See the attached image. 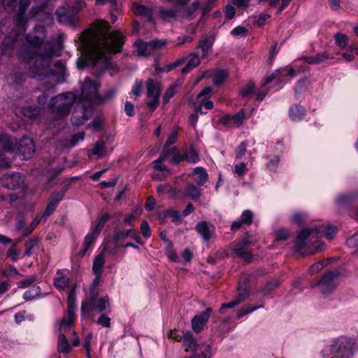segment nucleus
<instances>
[{
    "instance_id": "obj_1",
    "label": "nucleus",
    "mask_w": 358,
    "mask_h": 358,
    "mask_svg": "<svg viewBox=\"0 0 358 358\" xmlns=\"http://www.w3.org/2000/svg\"><path fill=\"white\" fill-rule=\"evenodd\" d=\"M96 27V30H87L80 36L78 50L87 54L102 73L112 64L103 49L114 53L121 52L125 37L119 31H110V25L106 21H99Z\"/></svg>"
},
{
    "instance_id": "obj_2",
    "label": "nucleus",
    "mask_w": 358,
    "mask_h": 358,
    "mask_svg": "<svg viewBox=\"0 0 358 358\" xmlns=\"http://www.w3.org/2000/svg\"><path fill=\"white\" fill-rule=\"evenodd\" d=\"M45 38V27L37 24L26 37L27 43L20 50V57L26 62L34 60L30 66L33 78L42 80L45 72V55L42 47Z\"/></svg>"
},
{
    "instance_id": "obj_3",
    "label": "nucleus",
    "mask_w": 358,
    "mask_h": 358,
    "mask_svg": "<svg viewBox=\"0 0 358 358\" xmlns=\"http://www.w3.org/2000/svg\"><path fill=\"white\" fill-rule=\"evenodd\" d=\"M101 83L92 80L90 77H85L83 82L80 83V94L75 93L77 96V103L83 104L84 107H92V103H95L99 92Z\"/></svg>"
},
{
    "instance_id": "obj_4",
    "label": "nucleus",
    "mask_w": 358,
    "mask_h": 358,
    "mask_svg": "<svg viewBox=\"0 0 358 358\" xmlns=\"http://www.w3.org/2000/svg\"><path fill=\"white\" fill-rule=\"evenodd\" d=\"M75 103H77L76 94L67 92L52 97L49 102V107L52 109V113H56L57 118H61L69 113Z\"/></svg>"
},
{
    "instance_id": "obj_5",
    "label": "nucleus",
    "mask_w": 358,
    "mask_h": 358,
    "mask_svg": "<svg viewBox=\"0 0 358 358\" xmlns=\"http://www.w3.org/2000/svg\"><path fill=\"white\" fill-rule=\"evenodd\" d=\"M355 341L341 336L336 338L330 346L331 358H351L355 353Z\"/></svg>"
},
{
    "instance_id": "obj_6",
    "label": "nucleus",
    "mask_w": 358,
    "mask_h": 358,
    "mask_svg": "<svg viewBox=\"0 0 358 358\" xmlns=\"http://www.w3.org/2000/svg\"><path fill=\"white\" fill-rule=\"evenodd\" d=\"M66 69L64 63L61 60L55 62L52 66H46V91L54 90L55 85H49L53 82L55 84L64 83L66 80Z\"/></svg>"
},
{
    "instance_id": "obj_7",
    "label": "nucleus",
    "mask_w": 358,
    "mask_h": 358,
    "mask_svg": "<svg viewBox=\"0 0 358 358\" xmlns=\"http://www.w3.org/2000/svg\"><path fill=\"white\" fill-rule=\"evenodd\" d=\"M341 273L339 271H329L327 272L322 279L319 280L316 284L311 285L310 287L313 288L316 286H318L320 289L321 293L327 296L331 292H333L336 288V285L334 283V280L340 276Z\"/></svg>"
},
{
    "instance_id": "obj_8",
    "label": "nucleus",
    "mask_w": 358,
    "mask_h": 358,
    "mask_svg": "<svg viewBox=\"0 0 358 358\" xmlns=\"http://www.w3.org/2000/svg\"><path fill=\"white\" fill-rule=\"evenodd\" d=\"M17 145V139L6 134L0 135V167L9 168L10 162L7 161L3 155L8 152H13Z\"/></svg>"
},
{
    "instance_id": "obj_9",
    "label": "nucleus",
    "mask_w": 358,
    "mask_h": 358,
    "mask_svg": "<svg viewBox=\"0 0 358 358\" xmlns=\"http://www.w3.org/2000/svg\"><path fill=\"white\" fill-rule=\"evenodd\" d=\"M30 3V0H2L5 10L11 13L17 8V23L19 26L23 24V16Z\"/></svg>"
},
{
    "instance_id": "obj_10",
    "label": "nucleus",
    "mask_w": 358,
    "mask_h": 358,
    "mask_svg": "<svg viewBox=\"0 0 358 358\" xmlns=\"http://www.w3.org/2000/svg\"><path fill=\"white\" fill-rule=\"evenodd\" d=\"M108 306L109 299L108 297L98 298L95 300L94 303H89L87 299L83 300L80 308L81 316L88 317L90 311L103 312Z\"/></svg>"
},
{
    "instance_id": "obj_11",
    "label": "nucleus",
    "mask_w": 358,
    "mask_h": 358,
    "mask_svg": "<svg viewBox=\"0 0 358 358\" xmlns=\"http://www.w3.org/2000/svg\"><path fill=\"white\" fill-rule=\"evenodd\" d=\"M0 180L3 187L9 189H15L24 185V176L21 173L3 174L1 176Z\"/></svg>"
},
{
    "instance_id": "obj_12",
    "label": "nucleus",
    "mask_w": 358,
    "mask_h": 358,
    "mask_svg": "<svg viewBox=\"0 0 358 358\" xmlns=\"http://www.w3.org/2000/svg\"><path fill=\"white\" fill-rule=\"evenodd\" d=\"M55 15L60 23L71 27L76 26L78 17L70 8L59 7L55 11Z\"/></svg>"
},
{
    "instance_id": "obj_13",
    "label": "nucleus",
    "mask_w": 358,
    "mask_h": 358,
    "mask_svg": "<svg viewBox=\"0 0 358 358\" xmlns=\"http://www.w3.org/2000/svg\"><path fill=\"white\" fill-rule=\"evenodd\" d=\"M322 227H315L311 229H304L301 231L296 238V241L293 245V250L296 252H299L306 245V240L313 233L317 235L322 232Z\"/></svg>"
},
{
    "instance_id": "obj_14",
    "label": "nucleus",
    "mask_w": 358,
    "mask_h": 358,
    "mask_svg": "<svg viewBox=\"0 0 358 358\" xmlns=\"http://www.w3.org/2000/svg\"><path fill=\"white\" fill-rule=\"evenodd\" d=\"M80 107V111L76 109L71 115L72 124L78 127L83 124L89 117L88 113L91 112L92 107H84L83 104H78L76 107Z\"/></svg>"
},
{
    "instance_id": "obj_15",
    "label": "nucleus",
    "mask_w": 358,
    "mask_h": 358,
    "mask_svg": "<svg viewBox=\"0 0 358 358\" xmlns=\"http://www.w3.org/2000/svg\"><path fill=\"white\" fill-rule=\"evenodd\" d=\"M19 152L22 155L24 159H28L35 151V145L33 140L29 137H24L19 141Z\"/></svg>"
},
{
    "instance_id": "obj_16",
    "label": "nucleus",
    "mask_w": 358,
    "mask_h": 358,
    "mask_svg": "<svg viewBox=\"0 0 358 358\" xmlns=\"http://www.w3.org/2000/svg\"><path fill=\"white\" fill-rule=\"evenodd\" d=\"M212 312L211 308H208L200 315H195L192 320V329L196 333H199L203 328V326L208 320L210 314Z\"/></svg>"
},
{
    "instance_id": "obj_17",
    "label": "nucleus",
    "mask_w": 358,
    "mask_h": 358,
    "mask_svg": "<svg viewBox=\"0 0 358 358\" xmlns=\"http://www.w3.org/2000/svg\"><path fill=\"white\" fill-rule=\"evenodd\" d=\"M65 193L66 189H62L60 191L54 192L50 194L48 199V206H46V217L50 215L55 211L58 203L64 196Z\"/></svg>"
},
{
    "instance_id": "obj_18",
    "label": "nucleus",
    "mask_w": 358,
    "mask_h": 358,
    "mask_svg": "<svg viewBox=\"0 0 358 358\" xmlns=\"http://www.w3.org/2000/svg\"><path fill=\"white\" fill-rule=\"evenodd\" d=\"M200 6L199 1L193 2L189 6L178 8V17L182 20H191L194 18V13Z\"/></svg>"
},
{
    "instance_id": "obj_19",
    "label": "nucleus",
    "mask_w": 358,
    "mask_h": 358,
    "mask_svg": "<svg viewBox=\"0 0 358 358\" xmlns=\"http://www.w3.org/2000/svg\"><path fill=\"white\" fill-rule=\"evenodd\" d=\"M191 358H210L212 356L210 346L206 343H200L191 352Z\"/></svg>"
},
{
    "instance_id": "obj_20",
    "label": "nucleus",
    "mask_w": 358,
    "mask_h": 358,
    "mask_svg": "<svg viewBox=\"0 0 358 358\" xmlns=\"http://www.w3.org/2000/svg\"><path fill=\"white\" fill-rule=\"evenodd\" d=\"M63 49V45L59 40L54 42H46V59L54 56H59Z\"/></svg>"
},
{
    "instance_id": "obj_21",
    "label": "nucleus",
    "mask_w": 358,
    "mask_h": 358,
    "mask_svg": "<svg viewBox=\"0 0 358 358\" xmlns=\"http://www.w3.org/2000/svg\"><path fill=\"white\" fill-rule=\"evenodd\" d=\"M196 230L204 241H208L212 236L213 231H214V227L211 226L210 229L206 222L201 221L198 222L196 225Z\"/></svg>"
},
{
    "instance_id": "obj_22",
    "label": "nucleus",
    "mask_w": 358,
    "mask_h": 358,
    "mask_svg": "<svg viewBox=\"0 0 358 358\" xmlns=\"http://www.w3.org/2000/svg\"><path fill=\"white\" fill-rule=\"evenodd\" d=\"M332 58L329 52H323L317 54L315 56L303 57L301 59L309 64H318Z\"/></svg>"
},
{
    "instance_id": "obj_23",
    "label": "nucleus",
    "mask_w": 358,
    "mask_h": 358,
    "mask_svg": "<svg viewBox=\"0 0 358 358\" xmlns=\"http://www.w3.org/2000/svg\"><path fill=\"white\" fill-rule=\"evenodd\" d=\"M182 341L186 352H192L194 348H196L199 345L196 342L193 334L190 331L183 332Z\"/></svg>"
},
{
    "instance_id": "obj_24",
    "label": "nucleus",
    "mask_w": 358,
    "mask_h": 358,
    "mask_svg": "<svg viewBox=\"0 0 358 358\" xmlns=\"http://www.w3.org/2000/svg\"><path fill=\"white\" fill-rule=\"evenodd\" d=\"M71 345L64 333H60L57 338V349L59 353L68 354L71 350Z\"/></svg>"
},
{
    "instance_id": "obj_25",
    "label": "nucleus",
    "mask_w": 358,
    "mask_h": 358,
    "mask_svg": "<svg viewBox=\"0 0 358 358\" xmlns=\"http://www.w3.org/2000/svg\"><path fill=\"white\" fill-rule=\"evenodd\" d=\"M158 13L160 18L165 22H170L172 20L179 18L178 8L170 9L159 8Z\"/></svg>"
},
{
    "instance_id": "obj_26",
    "label": "nucleus",
    "mask_w": 358,
    "mask_h": 358,
    "mask_svg": "<svg viewBox=\"0 0 358 358\" xmlns=\"http://www.w3.org/2000/svg\"><path fill=\"white\" fill-rule=\"evenodd\" d=\"M201 63L198 53L191 52L188 56V62L186 66L182 69L183 74L189 73L192 69L198 66Z\"/></svg>"
},
{
    "instance_id": "obj_27",
    "label": "nucleus",
    "mask_w": 358,
    "mask_h": 358,
    "mask_svg": "<svg viewBox=\"0 0 358 358\" xmlns=\"http://www.w3.org/2000/svg\"><path fill=\"white\" fill-rule=\"evenodd\" d=\"M67 305V315L69 317V320L71 322V318H74L76 308V298L74 289H72L69 293Z\"/></svg>"
},
{
    "instance_id": "obj_28",
    "label": "nucleus",
    "mask_w": 358,
    "mask_h": 358,
    "mask_svg": "<svg viewBox=\"0 0 358 358\" xmlns=\"http://www.w3.org/2000/svg\"><path fill=\"white\" fill-rule=\"evenodd\" d=\"M192 173L196 176L195 182L198 186H203L208 180V175L205 169L201 166L196 167Z\"/></svg>"
},
{
    "instance_id": "obj_29",
    "label": "nucleus",
    "mask_w": 358,
    "mask_h": 358,
    "mask_svg": "<svg viewBox=\"0 0 358 358\" xmlns=\"http://www.w3.org/2000/svg\"><path fill=\"white\" fill-rule=\"evenodd\" d=\"M201 196V190L193 183H187L185 188V196L193 201H197Z\"/></svg>"
},
{
    "instance_id": "obj_30",
    "label": "nucleus",
    "mask_w": 358,
    "mask_h": 358,
    "mask_svg": "<svg viewBox=\"0 0 358 358\" xmlns=\"http://www.w3.org/2000/svg\"><path fill=\"white\" fill-rule=\"evenodd\" d=\"M213 41L214 38L211 36H206L200 41L197 45V48L201 50L202 57H207L208 52L213 45Z\"/></svg>"
},
{
    "instance_id": "obj_31",
    "label": "nucleus",
    "mask_w": 358,
    "mask_h": 358,
    "mask_svg": "<svg viewBox=\"0 0 358 358\" xmlns=\"http://www.w3.org/2000/svg\"><path fill=\"white\" fill-rule=\"evenodd\" d=\"M105 264V255L103 252L97 255L93 262L92 271L95 275H100Z\"/></svg>"
},
{
    "instance_id": "obj_32",
    "label": "nucleus",
    "mask_w": 358,
    "mask_h": 358,
    "mask_svg": "<svg viewBox=\"0 0 358 358\" xmlns=\"http://www.w3.org/2000/svg\"><path fill=\"white\" fill-rule=\"evenodd\" d=\"M306 115L305 108L300 105H294L289 109V116L294 121L303 119Z\"/></svg>"
},
{
    "instance_id": "obj_33",
    "label": "nucleus",
    "mask_w": 358,
    "mask_h": 358,
    "mask_svg": "<svg viewBox=\"0 0 358 358\" xmlns=\"http://www.w3.org/2000/svg\"><path fill=\"white\" fill-rule=\"evenodd\" d=\"M117 90L115 87H110L107 90L103 96H101L99 93L97 96L96 101L95 104L101 105L105 103L106 102L113 99L116 94Z\"/></svg>"
},
{
    "instance_id": "obj_34",
    "label": "nucleus",
    "mask_w": 358,
    "mask_h": 358,
    "mask_svg": "<svg viewBox=\"0 0 358 358\" xmlns=\"http://www.w3.org/2000/svg\"><path fill=\"white\" fill-rule=\"evenodd\" d=\"M146 88L148 97H159L160 89L159 84L156 83L152 79H148L146 81Z\"/></svg>"
},
{
    "instance_id": "obj_35",
    "label": "nucleus",
    "mask_w": 358,
    "mask_h": 358,
    "mask_svg": "<svg viewBox=\"0 0 358 358\" xmlns=\"http://www.w3.org/2000/svg\"><path fill=\"white\" fill-rule=\"evenodd\" d=\"M101 232H99L98 230H96L95 229H93L90 234H87L84 239L83 242V255H84L86 252L90 248V245L94 242L96 238L98 237V236L100 234Z\"/></svg>"
},
{
    "instance_id": "obj_36",
    "label": "nucleus",
    "mask_w": 358,
    "mask_h": 358,
    "mask_svg": "<svg viewBox=\"0 0 358 358\" xmlns=\"http://www.w3.org/2000/svg\"><path fill=\"white\" fill-rule=\"evenodd\" d=\"M253 243L250 240V237L247 236L244 238L243 240L236 243L233 245V252L235 254L240 253L244 251V249L248 248V247L252 245Z\"/></svg>"
},
{
    "instance_id": "obj_37",
    "label": "nucleus",
    "mask_w": 358,
    "mask_h": 358,
    "mask_svg": "<svg viewBox=\"0 0 358 358\" xmlns=\"http://www.w3.org/2000/svg\"><path fill=\"white\" fill-rule=\"evenodd\" d=\"M180 85L181 83L177 80L175 83L169 87L163 96L164 103H167L169 101V99L177 93L178 89L180 87Z\"/></svg>"
},
{
    "instance_id": "obj_38",
    "label": "nucleus",
    "mask_w": 358,
    "mask_h": 358,
    "mask_svg": "<svg viewBox=\"0 0 358 358\" xmlns=\"http://www.w3.org/2000/svg\"><path fill=\"white\" fill-rule=\"evenodd\" d=\"M136 52L138 56H147L151 54L150 43L138 41L135 43Z\"/></svg>"
},
{
    "instance_id": "obj_39",
    "label": "nucleus",
    "mask_w": 358,
    "mask_h": 358,
    "mask_svg": "<svg viewBox=\"0 0 358 358\" xmlns=\"http://www.w3.org/2000/svg\"><path fill=\"white\" fill-rule=\"evenodd\" d=\"M107 152L106 143L103 141H97L94 145V148L92 150V153L94 155L97 156L98 157H103Z\"/></svg>"
},
{
    "instance_id": "obj_40",
    "label": "nucleus",
    "mask_w": 358,
    "mask_h": 358,
    "mask_svg": "<svg viewBox=\"0 0 358 358\" xmlns=\"http://www.w3.org/2000/svg\"><path fill=\"white\" fill-rule=\"evenodd\" d=\"M310 82L308 78L301 79L296 85L295 87V96H299L301 94L305 92L308 87Z\"/></svg>"
},
{
    "instance_id": "obj_41",
    "label": "nucleus",
    "mask_w": 358,
    "mask_h": 358,
    "mask_svg": "<svg viewBox=\"0 0 358 358\" xmlns=\"http://www.w3.org/2000/svg\"><path fill=\"white\" fill-rule=\"evenodd\" d=\"M185 161L196 164L199 161V157L194 147L192 145L189 150L186 151L184 154Z\"/></svg>"
},
{
    "instance_id": "obj_42",
    "label": "nucleus",
    "mask_w": 358,
    "mask_h": 358,
    "mask_svg": "<svg viewBox=\"0 0 358 358\" xmlns=\"http://www.w3.org/2000/svg\"><path fill=\"white\" fill-rule=\"evenodd\" d=\"M41 294V288L39 286L34 285L29 290H27L23 298L26 301L32 300Z\"/></svg>"
},
{
    "instance_id": "obj_43",
    "label": "nucleus",
    "mask_w": 358,
    "mask_h": 358,
    "mask_svg": "<svg viewBox=\"0 0 358 358\" xmlns=\"http://www.w3.org/2000/svg\"><path fill=\"white\" fill-rule=\"evenodd\" d=\"M69 278L66 275L58 273V275L54 280V285L59 289H63L67 287Z\"/></svg>"
},
{
    "instance_id": "obj_44",
    "label": "nucleus",
    "mask_w": 358,
    "mask_h": 358,
    "mask_svg": "<svg viewBox=\"0 0 358 358\" xmlns=\"http://www.w3.org/2000/svg\"><path fill=\"white\" fill-rule=\"evenodd\" d=\"M133 230L132 229H128L125 231H115L113 241L115 244H117L119 241H123L127 237L131 236Z\"/></svg>"
},
{
    "instance_id": "obj_45",
    "label": "nucleus",
    "mask_w": 358,
    "mask_h": 358,
    "mask_svg": "<svg viewBox=\"0 0 358 358\" xmlns=\"http://www.w3.org/2000/svg\"><path fill=\"white\" fill-rule=\"evenodd\" d=\"M336 44L340 48H345L348 45V37L341 33H336L334 36Z\"/></svg>"
},
{
    "instance_id": "obj_46",
    "label": "nucleus",
    "mask_w": 358,
    "mask_h": 358,
    "mask_svg": "<svg viewBox=\"0 0 358 358\" xmlns=\"http://www.w3.org/2000/svg\"><path fill=\"white\" fill-rule=\"evenodd\" d=\"M227 73L225 71L220 70L215 74L213 84L217 86L221 85L227 79Z\"/></svg>"
},
{
    "instance_id": "obj_47",
    "label": "nucleus",
    "mask_w": 358,
    "mask_h": 358,
    "mask_svg": "<svg viewBox=\"0 0 358 358\" xmlns=\"http://www.w3.org/2000/svg\"><path fill=\"white\" fill-rule=\"evenodd\" d=\"M22 113L31 120H34L40 115L41 112L38 108L28 107L24 109Z\"/></svg>"
},
{
    "instance_id": "obj_48",
    "label": "nucleus",
    "mask_w": 358,
    "mask_h": 358,
    "mask_svg": "<svg viewBox=\"0 0 358 358\" xmlns=\"http://www.w3.org/2000/svg\"><path fill=\"white\" fill-rule=\"evenodd\" d=\"M248 145V142L244 141L235 149L234 152L236 159H241L245 155Z\"/></svg>"
},
{
    "instance_id": "obj_49",
    "label": "nucleus",
    "mask_w": 358,
    "mask_h": 358,
    "mask_svg": "<svg viewBox=\"0 0 358 358\" xmlns=\"http://www.w3.org/2000/svg\"><path fill=\"white\" fill-rule=\"evenodd\" d=\"M110 216L108 213H102L97 219V224L94 228L98 230L99 232L101 231L104 227L105 223L110 219Z\"/></svg>"
},
{
    "instance_id": "obj_50",
    "label": "nucleus",
    "mask_w": 358,
    "mask_h": 358,
    "mask_svg": "<svg viewBox=\"0 0 358 358\" xmlns=\"http://www.w3.org/2000/svg\"><path fill=\"white\" fill-rule=\"evenodd\" d=\"M248 169L246 167V164L244 162H241L234 165V172L238 177H243L245 175Z\"/></svg>"
},
{
    "instance_id": "obj_51",
    "label": "nucleus",
    "mask_w": 358,
    "mask_h": 358,
    "mask_svg": "<svg viewBox=\"0 0 358 358\" xmlns=\"http://www.w3.org/2000/svg\"><path fill=\"white\" fill-rule=\"evenodd\" d=\"M245 115L244 110H240L231 117L232 122L236 127H240L245 119Z\"/></svg>"
},
{
    "instance_id": "obj_52",
    "label": "nucleus",
    "mask_w": 358,
    "mask_h": 358,
    "mask_svg": "<svg viewBox=\"0 0 358 358\" xmlns=\"http://www.w3.org/2000/svg\"><path fill=\"white\" fill-rule=\"evenodd\" d=\"M253 213L249 210H244L241 215V221L244 224H250L252 222Z\"/></svg>"
},
{
    "instance_id": "obj_53",
    "label": "nucleus",
    "mask_w": 358,
    "mask_h": 358,
    "mask_svg": "<svg viewBox=\"0 0 358 358\" xmlns=\"http://www.w3.org/2000/svg\"><path fill=\"white\" fill-rule=\"evenodd\" d=\"M165 160V159L162 156H159V157L155 160L152 162L153 168L155 170L159 171H168V168L164 165H162L163 162Z\"/></svg>"
},
{
    "instance_id": "obj_54",
    "label": "nucleus",
    "mask_w": 358,
    "mask_h": 358,
    "mask_svg": "<svg viewBox=\"0 0 358 358\" xmlns=\"http://www.w3.org/2000/svg\"><path fill=\"white\" fill-rule=\"evenodd\" d=\"M96 322L100 326L106 328H110L111 326L110 318L105 314H101Z\"/></svg>"
},
{
    "instance_id": "obj_55",
    "label": "nucleus",
    "mask_w": 358,
    "mask_h": 358,
    "mask_svg": "<svg viewBox=\"0 0 358 358\" xmlns=\"http://www.w3.org/2000/svg\"><path fill=\"white\" fill-rule=\"evenodd\" d=\"M280 285V282L277 279H273L269 281L264 289V294L271 292L276 289Z\"/></svg>"
},
{
    "instance_id": "obj_56",
    "label": "nucleus",
    "mask_w": 358,
    "mask_h": 358,
    "mask_svg": "<svg viewBox=\"0 0 358 358\" xmlns=\"http://www.w3.org/2000/svg\"><path fill=\"white\" fill-rule=\"evenodd\" d=\"M323 262H319L311 265L309 268V272L310 274L314 275L321 271L326 265Z\"/></svg>"
},
{
    "instance_id": "obj_57",
    "label": "nucleus",
    "mask_w": 358,
    "mask_h": 358,
    "mask_svg": "<svg viewBox=\"0 0 358 358\" xmlns=\"http://www.w3.org/2000/svg\"><path fill=\"white\" fill-rule=\"evenodd\" d=\"M85 133L84 131L78 132L71 136L70 143L71 146H75L80 141H83L85 138Z\"/></svg>"
},
{
    "instance_id": "obj_58",
    "label": "nucleus",
    "mask_w": 358,
    "mask_h": 358,
    "mask_svg": "<svg viewBox=\"0 0 358 358\" xmlns=\"http://www.w3.org/2000/svg\"><path fill=\"white\" fill-rule=\"evenodd\" d=\"M178 152V148L176 146H173L170 148H164L162 151V153L161 154V156H162L165 159L172 156V157Z\"/></svg>"
},
{
    "instance_id": "obj_59",
    "label": "nucleus",
    "mask_w": 358,
    "mask_h": 358,
    "mask_svg": "<svg viewBox=\"0 0 358 358\" xmlns=\"http://www.w3.org/2000/svg\"><path fill=\"white\" fill-rule=\"evenodd\" d=\"M150 9L145 6L134 3L133 10L136 15L145 16Z\"/></svg>"
},
{
    "instance_id": "obj_60",
    "label": "nucleus",
    "mask_w": 358,
    "mask_h": 358,
    "mask_svg": "<svg viewBox=\"0 0 358 358\" xmlns=\"http://www.w3.org/2000/svg\"><path fill=\"white\" fill-rule=\"evenodd\" d=\"M240 303H241V300H237L236 299H234L233 301L229 303H223L221 306L220 308L219 309V313L222 314L224 313V309L234 308V306Z\"/></svg>"
},
{
    "instance_id": "obj_61",
    "label": "nucleus",
    "mask_w": 358,
    "mask_h": 358,
    "mask_svg": "<svg viewBox=\"0 0 358 358\" xmlns=\"http://www.w3.org/2000/svg\"><path fill=\"white\" fill-rule=\"evenodd\" d=\"M280 160L279 156H275L266 164V168L272 171H276Z\"/></svg>"
},
{
    "instance_id": "obj_62",
    "label": "nucleus",
    "mask_w": 358,
    "mask_h": 358,
    "mask_svg": "<svg viewBox=\"0 0 358 358\" xmlns=\"http://www.w3.org/2000/svg\"><path fill=\"white\" fill-rule=\"evenodd\" d=\"M187 59L186 57H183L182 59L176 60L170 64L166 65V71L169 72L171 70L176 69V67L180 66Z\"/></svg>"
},
{
    "instance_id": "obj_63",
    "label": "nucleus",
    "mask_w": 358,
    "mask_h": 358,
    "mask_svg": "<svg viewBox=\"0 0 358 358\" xmlns=\"http://www.w3.org/2000/svg\"><path fill=\"white\" fill-rule=\"evenodd\" d=\"M255 88V84L252 82L248 83L241 91V94L245 97L252 93Z\"/></svg>"
},
{
    "instance_id": "obj_64",
    "label": "nucleus",
    "mask_w": 358,
    "mask_h": 358,
    "mask_svg": "<svg viewBox=\"0 0 358 358\" xmlns=\"http://www.w3.org/2000/svg\"><path fill=\"white\" fill-rule=\"evenodd\" d=\"M346 244L350 248L358 247V233L347 239Z\"/></svg>"
}]
</instances>
